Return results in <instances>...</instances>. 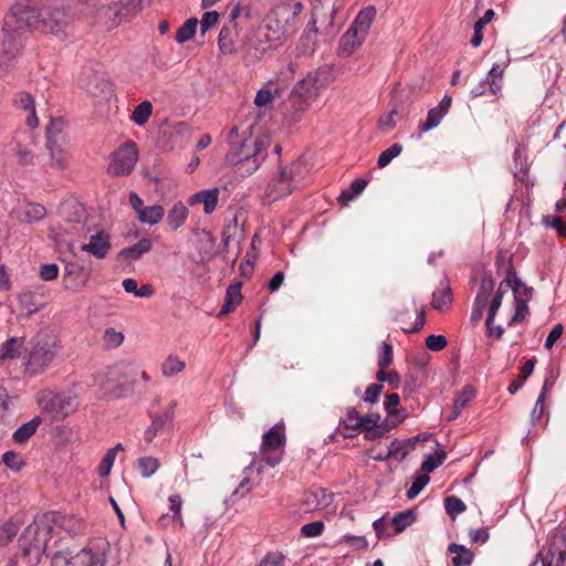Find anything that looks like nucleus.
Here are the masks:
<instances>
[{
    "mask_svg": "<svg viewBox=\"0 0 566 566\" xmlns=\"http://www.w3.org/2000/svg\"><path fill=\"white\" fill-rule=\"evenodd\" d=\"M505 66L506 65L494 64L491 67V70L489 71L486 80H488L489 90L493 95L499 94L502 88L501 80H502Z\"/></svg>",
    "mask_w": 566,
    "mask_h": 566,
    "instance_id": "4c0bfd02",
    "label": "nucleus"
},
{
    "mask_svg": "<svg viewBox=\"0 0 566 566\" xmlns=\"http://www.w3.org/2000/svg\"><path fill=\"white\" fill-rule=\"evenodd\" d=\"M302 165L293 163L290 167L282 168L268 184L264 195L270 201L289 196L301 186L300 174Z\"/></svg>",
    "mask_w": 566,
    "mask_h": 566,
    "instance_id": "423d86ee",
    "label": "nucleus"
},
{
    "mask_svg": "<svg viewBox=\"0 0 566 566\" xmlns=\"http://www.w3.org/2000/svg\"><path fill=\"white\" fill-rule=\"evenodd\" d=\"M375 18L376 9L373 6L364 8L358 12L350 28L340 38L338 49L342 55L349 56L363 44Z\"/></svg>",
    "mask_w": 566,
    "mask_h": 566,
    "instance_id": "7ed1b4c3",
    "label": "nucleus"
},
{
    "mask_svg": "<svg viewBox=\"0 0 566 566\" xmlns=\"http://www.w3.org/2000/svg\"><path fill=\"white\" fill-rule=\"evenodd\" d=\"M63 126L64 123L62 119H52L46 128V140L50 139V137L59 140H65L64 136L62 135Z\"/></svg>",
    "mask_w": 566,
    "mask_h": 566,
    "instance_id": "680f3d73",
    "label": "nucleus"
},
{
    "mask_svg": "<svg viewBox=\"0 0 566 566\" xmlns=\"http://www.w3.org/2000/svg\"><path fill=\"white\" fill-rule=\"evenodd\" d=\"M520 285L521 281L516 277L515 272L510 270L505 279L501 281L495 295H501V298H503V294L507 291V289L512 287L516 292Z\"/></svg>",
    "mask_w": 566,
    "mask_h": 566,
    "instance_id": "8fccbe9b",
    "label": "nucleus"
},
{
    "mask_svg": "<svg viewBox=\"0 0 566 566\" xmlns=\"http://www.w3.org/2000/svg\"><path fill=\"white\" fill-rule=\"evenodd\" d=\"M234 30L232 27L224 25L218 38L219 49L223 54H231L235 51Z\"/></svg>",
    "mask_w": 566,
    "mask_h": 566,
    "instance_id": "72a5a7b5",
    "label": "nucleus"
},
{
    "mask_svg": "<svg viewBox=\"0 0 566 566\" xmlns=\"http://www.w3.org/2000/svg\"><path fill=\"white\" fill-rule=\"evenodd\" d=\"M543 223L546 227H551L555 229L559 237L565 238L566 237V223L560 217L556 216H546L544 217Z\"/></svg>",
    "mask_w": 566,
    "mask_h": 566,
    "instance_id": "4d7b16f0",
    "label": "nucleus"
},
{
    "mask_svg": "<svg viewBox=\"0 0 566 566\" xmlns=\"http://www.w3.org/2000/svg\"><path fill=\"white\" fill-rule=\"evenodd\" d=\"M448 552L454 554L452 557L453 566H470L473 563L474 554L464 545L451 543L448 546Z\"/></svg>",
    "mask_w": 566,
    "mask_h": 566,
    "instance_id": "c85d7f7f",
    "label": "nucleus"
},
{
    "mask_svg": "<svg viewBox=\"0 0 566 566\" xmlns=\"http://www.w3.org/2000/svg\"><path fill=\"white\" fill-rule=\"evenodd\" d=\"M103 339L107 348H116L124 342V334L109 327L104 332Z\"/></svg>",
    "mask_w": 566,
    "mask_h": 566,
    "instance_id": "5fc2aeb1",
    "label": "nucleus"
},
{
    "mask_svg": "<svg viewBox=\"0 0 566 566\" xmlns=\"http://www.w3.org/2000/svg\"><path fill=\"white\" fill-rule=\"evenodd\" d=\"M515 313L510 321V325L522 322L528 313L527 303L523 300H515Z\"/></svg>",
    "mask_w": 566,
    "mask_h": 566,
    "instance_id": "69168bd1",
    "label": "nucleus"
},
{
    "mask_svg": "<svg viewBox=\"0 0 566 566\" xmlns=\"http://www.w3.org/2000/svg\"><path fill=\"white\" fill-rule=\"evenodd\" d=\"M452 302L451 289L448 284H442V286L436 290L432 293V302L431 305L433 308L438 311L447 310Z\"/></svg>",
    "mask_w": 566,
    "mask_h": 566,
    "instance_id": "473e14b6",
    "label": "nucleus"
},
{
    "mask_svg": "<svg viewBox=\"0 0 566 566\" xmlns=\"http://www.w3.org/2000/svg\"><path fill=\"white\" fill-rule=\"evenodd\" d=\"M85 90L92 95H107L111 93V84L105 78L96 77L94 80L87 81L85 84Z\"/></svg>",
    "mask_w": 566,
    "mask_h": 566,
    "instance_id": "a18cd8bd",
    "label": "nucleus"
},
{
    "mask_svg": "<svg viewBox=\"0 0 566 566\" xmlns=\"http://www.w3.org/2000/svg\"><path fill=\"white\" fill-rule=\"evenodd\" d=\"M444 509L451 518L454 520L458 514L467 510V505L457 496H448L444 499Z\"/></svg>",
    "mask_w": 566,
    "mask_h": 566,
    "instance_id": "09e8293b",
    "label": "nucleus"
},
{
    "mask_svg": "<svg viewBox=\"0 0 566 566\" xmlns=\"http://www.w3.org/2000/svg\"><path fill=\"white\" fill-rule=\"evenodd\" d=\"M20 526L13 521L6 522L0 527V545L6 546L17 536Z\"/></svg>",
    "mask_w": 566,
    "mask_h": 566,
    "instance_id": "c03bdc74",
    "label": "nucleus"
},
{
    "mask_svg": "<svg viewBox=\"0 0 566 566\" xmlns=\"http://www.w3.org/2000/svg\"><path fill=\"white\" fill-rule=\"evenodd\" d=\"M186 368L184 360L177 356L169 355L161 365V373L165 377H172Z\"/></svg>",
    "mask_w": 566,
    "mask_h": 566,
    "instance_id": "ea45409f",
    "label": "nucleus"
},
{
    "mask_svg": "<svg viewBox=\"0 0 566 566\" xmlns=\"http://www.w3.org/2000/svg\"><path fill=\"white\" fill-rule=\"evenodd\" d=\"M187 217H188L187 207L181 201H178L169 210L168 216H167V223L169 224V227L172 230H177L185 223Z\"/></svg>",
    "mask_w": 566,
    "mask_h": 566,
    "instance_id": "c756f323",
    "label": "nucleus"
},
{
    "mask_svg": "<svg viewBox=\"0 0 566 566\" xmlns=\"http://www.w3.org/2000/svg\"><path fill=\"white\" fill-rule=\"evenodd\" d=\"M17 219L22 223L39 222L46 216V210L39 203H25L15 211Z\"/></svg>",
    "mask_w": 566,
    "mask_h": 566,
    "instance_id": "4be33fe9",
    "label": "nucleus"
},
{
    "mask_svg": "<svg viewBox=\"0 0 566 566\" xmlns=\"http://www.w3.org/2000/svg\"><path fill=\"white\" fill-rule=\"evenodd\" d=\"M22 36L17 32L2 30L0 40V76L10 72L22 52Z\"/></svg>",
    "mask_w": 566,
    "mask_h": 566,
    "instance_id": "9d476101",
    "label": "nucleus"
},
{
    "mask_svg": "<svg viewBox=\"0 0 566 566\" xmlns=\"http://www.w3.org/2000/svg\"><path fill=\"white\" fill-rule=\"evenodd\" d=\"M90 276V271L77 264H67L64 269L63 282L66 289L78 291L82 290Z\"/></svg>",
    "mask_w": 566,
    "mask_h": 566,
    "instance_id": "a211bd4d",
    "label": "nucleus"
},
{
    "mask_svg": "<svg viewBox=\"0 0 566 566\" xmlns=\"http://www.w3.org/2000/svg\"><path fill=\"white\" fill-rule=\"evenodd\" d=\"M138 160V149L134 142H126L112 154L108 172L113 176H128Z\"/></svg>",
    "mask_w": 566,
    "mask_h": 566,
    "instance_id": "1a4fd4ad",
    "label": "nucleus"
},
{
    "mask_svg": "<svg viewBox=\"0 0 566 566\" xmlns=\"http://www.w3.org/2000/svg\"><path fill=\"white\" fill-rule=\"evenodd\" d=\"M429 476L427 474L417 475L411 484V486L407 490V497L415 499L428 484Z\"/></svg>",
    "mask_w": 566,
    "mask_h": 566,
    "instance_id": "6e6d98bb",
    "label": "nucleus"
},
{
    "mask_svg": "<svg viewBox=\"0 0 566 566\" xmlns=\"http://www.w3.org/2000/svg\"><path fill=\"white\" fill-rule=\"evenodd\" d=\"M64 140L54 139L50 137L46 140V148L51 157V166L56 169H65L67 166L66 153L63 148Z\"/></svg>",
    "mask_w": 566,
    "mask_h": 566,
    "instance_id": "5701e85b",
    "label": "nucleus"
},
{
    "mask_svg": "<svg viewBox=\"0 0 566 566\" xmlns=\"http://www.w3.org/2000/svg\"><path fill=\"white\" fill-rule=\"evenodd\" d=\"M153 243L149 239H142L136 244L123 249L119 255L126 260H137L151 250Z\"/></svg>",
    "mask_w": 566,
    "mask_h": 566,
    "instance_id": "2f4dec72",
    "label": "nucleus"
},
{
    "mask_svg": "<svg viewBox=\"0 0 566 566\" xmlns=\"http://www.w3.org/2000/svg\"><path fill=\"white\" fill-rule=\"evenodd\" d=\"M41 11L29 2L12 6L3 20V31L17 32L23 35L32 31H40Z\"/></svg>",
    "mask_w": 566,
    "mask_h": 566,
    "instance_id": "20e7f679",
    "label": "nucleus"
},
{
    "mask_svg": "<svg viewBox=\"0 0 566 566\" xmlns=\"http://www.w3.org/2000/svg\"><path fill=\"white\" fill-rule=\"evenodd\" d=\"M41 423L42 419L39 416H35L28 422L23 423L13 432V441L19 444L27 442L36 432Z\"/></svg>",
    "mask_w": 566,
    "mask_h": 566,
    "instance_id": "cd10ccee",
    "label": "nucleus"
},
{
    "mask_svg": "<svg viewBox=\"0 0 566 566\" xmlns=\"http://www.w3.org/2000/svg\"><path fill=\"white\" fill-rule=\"evenodd\" d=\"M198 20L196 18L188 19L177 31L176 41L180 44L189 41L196 34Z\"/></svg>",
    "mask_w": 566,
    "mask_h": 566,
    "instance_id": "a19ab883",
    "label": "nucleus"
},
{
    "mask_svg": "<svg viewBox=\"0 0 566 566\" xmlns=\"http://www.w3.org/2000/svg\"><path fill=\"white\" fill-rule=\"evenodd\" d=\"M285 442L284 427L275 424L262 437L261 461L270 467H275L282 460L281 447Z\"/></svg>",
    "mask_w": 566,
    "mask_h": 566,
    "instance_id": "6e6552de",
    "label": "nucleus"
},
{
    "mask_svg": "<svg viewBox=\"0 0 566 566\" xmlns=\"http://www.w3.org/2000/svg\"><path fill=\"white\" fill-rule=\"evenodd\" d=\"M13 103L18 108L29 111L30 115L27 117V125L31 128H35L39 124V119L35 115L34 98L27 92H19L13 98Z\"/></svg>",
    "mask_w": 566,
    "mask_h": 566,
    "instance_id": "b1692460",
    "label": "nucleus"
},
{
    "mask_svg": "<svg viewBox=\"0 0 566 566\" xmlns=\"http://www.w3.org/2000/svg\"><path fill=\"white\" fill-rule=\"evenodd\" d=\"M415 521V515L411 511L407 510L398 513L392 518V526L396 533H401L407 526Z\"/></svg>",
    "mask_w": 566,
    "mask_h": 566,
    "instance_id": "3c124183",
    "label": "nucleus"
},
{
    "mask_svg": "<svg viewBox=\"0 0 566 566\" xmlns=\"http://www.w3.org/2000/svg\"><path fill=\"white\" fill-rule=\"evenodd\" d=\"M312 102L304 97H300L295 92L291 96V111L285 114L289 125H293L301 119V116L307 111Z\"/></svg>",
    "mask_w": 566,
    "mask_h": 566,
    "instance_id": "bb28decb",
    "label": "nucleus"
},
{
    "mask_svg": "<svg viewBox=\"0 0 566 566\" xmlns=\"http://www.w3.org/2000/svg\"><path fill=\"white\" fill-rule=\"evenodd\" d=\"M42 409L55 420L64 419L74 410V396L70 392H45L39 399Z\"/></svg>",
    "mask_w": 566,
    "mask_h": 566,
    "instance_id": "9b49d317",
    "label": "nucleus"
},
{
    "mask_svg": "<svg viewBox=\"0 0 566 566\" xmlns=\"http://www.w3.org/2000/svg\"><path fill=\"white\" fill-rule=\"evenodd\" d=\"M410 452V448L405 447L402 441L394 440L389 447L385 458L394 457L396 459H405Z\"/></svg>",
    "mask_w": 566,
    "mask_h": 566,
    "instance_id": "864d4df0",
    "label": "nucleus"
},
{
    "mask_svg": "<svg viewBox=\"0 0 566 566\" xmlns=\"http://www.w3.org/2000/svg\"><path fill=\"white\" fill-rule=\"evenodd\" d=\"M360 429H361V415L354 407L347 408L345 415L340 418L339 431L345 437H352L353 434L349 431H352V430L360 431Z\"/></svg>",
    "mask_w": 566,
    "mask_h": 566,
    "instance_id": "393cba45",
    "label": "nucleus"
},
{
    "mask_svg": "<svg viewBox=\"0 0 566 566\" xmlns=\"http://www.w3.org/2000/svg\"><path fill=\"white\" fill-rule=\"evenodd\" d=\"M94 384L104 396L117 397L124 385L122 371L117 366L109 367L94 378Z\"/></svg>",
    "mask_w": 566,
    "mask_h": 566,
    "instance_id": "4468645a",
    "label": "nucleus"
},
{
    "mask_svg": "<svg viewBox=\"0 0 566 566\" xmlns=\"http://www.w3.org/2000/svg\"><path fill=\"white\" fill-rule=\"evenodd\" d=\"M401 151H402V146L400 144L391 145L389 148H387L379 155L378 160H377L378 167L379 168L386 167L387 165H389V163L394 158H396L398 155H400Z\"/></svg>",
    "mask_w": 566,
    "mask_h": 566,
    "instance_id": "603ef678",
    "label": "nucleus"
},
{
    "mask_svg": "<svg viewBox=\"0 0 566 566\" xmlns=\"http://www.w3.org/2000/svg\"><path fill=\"white\" fill-rule=\"evenodd\" d=\"M230 149L226 156L230 165L237 167L241 176H249L258 170L265 158L264 143L239 134V128L233 126L228 133Z\"/></svg>",
    "mask_w": 566,
    "mask_h": 566,
    "instance_id": "f257e3e1",
    "label": "nucleus"
},
{
    "mask_svg": "<svg viewBox=\"0 0 566 566\" xmlns=\"http://www.w3.org/2000/svg\"><path fill=\"white\" fill-rule=\"evenodd\" d=\"M159 460L154 457H143L137 462V467L144 478L153 476L159 469Z\"/></svg>",
    "mask_w": 566,
    "mask_h": 566,
    "instance_id": "79ce46f5",
    "label": "nucleus"
},
{
    "mask_svg": "<svg viewBox=\"0 0 566 566\" xmlns=\"http://www.w3.org/2000/svg\"><path fill=\"white\" fill-rule=\"evenodd\" d=\"M241 283L230 284L227 289L224 303L218 313V317H223L234 311V308L241 303Z\"/></svg>",
    "mask_w": 566,
    "mask_h": 566,
    "instance_id": "a878e982",
    "label": "nucleus"
},
{
    "mask_svg": "<svg viewBox=\"0 0 566 566\" xmlns=\"http://www.w3.org/2000/svg\"><path fill=\"white\" fill-rule=\"evenodd\" d=\"M367 184L368 182L366 179H363V178L355 179L350 185V189L343 191L339 196V199L343 200L344 202L353 200L355 197H357L365 190V188L367 187Z\"/></svg>",
    "mask_w": 566,
    "mask_h": 566,
    "instance_id": "49530a36",
    "label": "nucleus"
},
{
    "mask_svg": "<svg viewBox=\"0 0 566 566\" xmlns=\"http://www.w3.org/2000/svg\"><path fill=\"white\" fill-rule=\"evenodd\" d=\"M446 116L443 112L439 108L433 107L428 112L427 119L424 123L419 125V129L421 133H427L433 128H436Z\"/></svg>",
    "mask_w": 566,
    "mask_h": 566,
    "instance_id": "37998d69",
    "label": "nucleus"
},
{
    "mask_svg": "<svg viewBox=\"0 0 566 566\" xmlns=\"http://www.w3.org/2000/svg\"><path fill=\"white\" fill-rule=\"evenodd\" d=\"M165 216V210L160 205L145 207L139 211L138 220L149 226L157 224Z\"/></svg>",
    "mask_w": 566,
    "mask_h": 566,
    "instance_id": "f704fd0d",
    "label": "nucleus"
},
{
    "mask_svg": "<svg viewBox=\"0 0 566 566\" xmlns=\"http://www.w3.org/2000/svg\"><path fill=\"white\" fill-rule=\"evenodd\" d=\"M116 455H114V451H107V453L103 457L99 465H98V474L102 478L109 475L112 468L114 465Z\"/></svg>",
    "mask_w": 566,
    "mask_h": 566,
    "instance_id": "e2e57ef3",
    "label": "nucleus"
},
{
    "mask_svg": "<svg viewBox=\"0 0 566 566\" xmlns=\"http://www.w3.org/2000/svg\"><path fill=\"white\" fill-rule=\"evenodd\" d=\"M20 541L23 545L24 555H34L36 558L45 552V534L40 537L39 525L30 524L23 532Z\"/></svg>",
    "mask_w": 566,
    "mask_h": 566,
    "instance_id": "dca6fc26",
    "label": "nucleus"
},
{
    "mask_svg": "<svg viewBox=\"0 0 566 566\" xmlns=\"http://www.w3.org/2000/svg\"><path fill=\"white\" fill-rule=\"evenodd\" d=\"M40 11V31L51 33L60 40H66L70 17L65 10L61 7H43Z\"/></svg>",
    "mask_w": 566,
    "mask_h": 566,
    "instance_id": "0eeeda50",
    "label": "nucleus"
},
{
    "mask_svg": "<svg viewBox=\"0 0 566 566\" xmlns=\"http://www.w3.org/2000/svg\"><path fill=\"white\" fill-rule=\"evenodd\" d=\"M475 397V390L472 386H465L454 398L453 407L454 415L450 419H454L458 417L460 411L465 408V406Z\"/></svg>",
    "mask_w": 566,
    "mask_h": 566,
    "instance_id": "58836bf2",
    "label": "nucleus"
},
{
    "mask_svg": "<svg viewBox=\"0 0 566 566\" xmlns=\"http://www.w3.org/2000/svg\"><path fill=\"white\" fill-rule=\"evenodd\" d=\"M447 458V453L443 450L437 451L434 454H429L421 464L422 471L429 473L440 467L444 459Z\"/></svg>",
    "mask_w": 566,
    "mask_h": 566,
    "instance_id": "de8ad7c7",
    "label": "nucleus"
},
{
    "mask_svg": "<svg viewBox=\"0 0 566 566\" xmlns=\"http://www.w3.org/2000/svg\"><path fill=\"white\" fill-rule=\"evenodd\" d=\"M85 251L97 259H104L111 250L109 235L105 232H98L91 235L88 243L81 247Z\"/></svg>",
    "mask_w": 566,
    "mask_h": 566,
    "instance_id": "6ab92c4d",
    "label": "nucleus"
},
{
    "mask_svg": "<svg viewBox=\"0 0 566 566\" xmlns=\"http://www.w3.org/2000/svg\"><path fill=\"white\" fill-rule=\"evenodd\" d=\"M392 358H394L392 346L386 342H382L381 352H380L379 358H378V366L381 369L389 367L392 364Z\"/></svg>",
    "mask_w": 566,
    "mask_h": 566,
    "instance_id": "13d9d810",
    "label": "nucleus"
},
{
    "mask_svg": "<svg viewBox=\"0 0 566 566\" xmlns=\"http://www.w3.org/2000/svg\"><path fill=\"white\" fill-rule=\"evenodd\" d=\"M219 13L217 11L205 12L200 20V32L203 35L210 28L217 24Z\"/></svg>",
    "mask_w": 566,
    "mask_h": 566,
    "instance_id": "0e129e2a",
    "label": "nucleus"
},
{
    "mask_svg": "<svg viewBox=\"0 0 566 566\" xmlns=\"http://www.w3.org/2000/svg\"><path fill=\"white\" fill-rule=\"evenodd\" d=\"M324 531V523L321 521H315L307 523L301 527V534L305 537H316L319 536Z\"/></svg>",
    "mask_w": 566,
    "mask_h": 566,
    "instance_id": "bf43d9fd",
    "label": "nucleus"
},
{
    "mask_svg": "<svg viewBox=\"0 0 566 566\" xmlns=\"http://www.w3.org/2000/svg\"><path fill=\"white\" fill-rule=\"evenodd\" d=\"M23 350V338L11 337L6 340L0 349V359H14L20 357Z\"/></svg>",
    "mask_w": 566,
    "mask_h": 566,
    "instance_id": "7c9ffc66",
    "label": "nucleus"
},
{
    "mask_svg": "<svg viewBox=\"0 0 566 566\" xmlns=\"http://www.w3.org/2000/svg\"><path fill=\"white\" fill-rule=\"evenodd\" d=\"M448 340L443 335H429L426 338V346L432 352H440L446 348Z\"/></svg>",
    "mask_w": 566,
    "mask_h": 566,
    "instance_id": "052dcab7",
    "label": "nucleus"
},
{
    "mask_svg": "<svg viewBox=\"0 0 566 566\" xmlns=\"http://www.w3.org/2000/svg\"><path fill=\"white\" fill-rule=\"evenodd\" d=\"M62 217L64 218V221L66 222V224L69 223H76V224H81L84 219H85V211L84 209L80 206V205H76V203H65L61 207V210H60ZM63 230L65 233L67 234H72L74 232H76V227L75 226H65L63 227Z\"/></svg>",
    "mask_w": 566,
    "mask_h": 566,
    "instance_id": "412c9836",
    "label": "nucleus"
},
{
    "mask_svg": "<svg viewBox=\"0 0 566 566\" xmlns=\"http://www.w3.org/2000/svg\"><path fill=\"white\" fill-rule=\"evenodd\" d=\"M219 193H220V190L217 187L211 188V189H205V190L193 193L189 198L188 202L190 206L202 203L205 213L210 214L214 211V209L219 202Z\"/></svg>",
    "mask_w": 566,
    "mask_h": 566,
    "instance_id": "aec40b11",
    "label": "nucleus"
},
{
    "mask_svg": "<svg viewBox=\"0 0 566 566\" xmlns=\"http://www.w3.org/2000/svg\"><path fill=\"white\" fill-rule=\"evenodd\" d=\"M61 348V342L55 334L39 333L32 339L28 352L27 371L33 376L44 373L56 359Z\"/></svg>",
    "mask_w": 566,
    "mask_h": 566,
    "instance_id": "f03ea898",
    "label": "nucleus"
},
{
    "mask_svg": "<svg viewBox=\"0 0 566 566\" xmlns=\"http://www.w3.org/2000/svg\"><path fill=\"white\" fill-rule=\"evenodd\" d=\"M153 114V104L149 101H144L135 106L130 119L138 126H144Z\"/></svg>",
    "mask_w": 566,
    "mask_h": 566,
    "instance_id": "e433bc0d",
    "label": "nucleus"
},
{
    "mask_svg": "<svg viewBox=\"0 0 566 566\" xmlns=\"http://www.w3.org/2000/svg\"><path fill=\"white\" fill-rule=\"evenodd\" d=\"M71 566H104L106 563L105 558V545L92 544L72 554Z\"/></svg>",
    "mask_w": 566,
    "mask_h": 566,
    "instance_id": "2eb2a0df",
    "label": "nucleus"
},
{
    "mask_svg": "<svg viewBox=\"0 0 566 566\" xmlns=\"http://www.w3.org/2000/svg\"><path fill=\"white\" fill-rule=\"evenodd\" d=\"M284 556L281 553H269L258 566H283Z\"/></svg>",
    "mask_w": 566,
    "mask_h": 566,
    "instance_id": "774afa93",
    "label": "nucleus"
},
{
    "mask_svg": "<svg viewBox=\"0 0 566 566\" xmlns=\"http://www.w3.org/2000/svg\"><path fill=\"white\" fill-rule=\"evenodd\" d=\"M72 553L59 551L52 555V566H71Z\"/></svg>",
    "mask_w": 566,
    "mask_h": 566,
    "instance_id": "338daca9",
    "label": "nucleus"
},
{
    "mask_svg": "<svg viewBox=\"0 0 566 566\" xmlns=\"http://www.w3.org/2000/svg\"><path fill=\"white\" fill-rule=\"evenodd\" d=\"M176 406V401H171L167 410L153 418L151 424L144 432V439L147 443H151L159 432L171 424Z\"/></svg>",
    "mask_w": 566,
    "mask_h": 566,
    "instance_id": "f3484780",
    "label": "nucleus"
},
{
    "mask_svg": "<svg viewBox=\"0 0 566 566\" xmlns=\"http://www.w3.org/2000/svg\"><path fill=\"white\" fill-rule=\"evenodd\" d=\"M329 82V71L327 69H317L307 73V75L298 81L294 86L297 96L315 101L319 91Z\"/></svg>",
    "mask_w": 566,
    "mask_h": 566,
    "instance_id": "f8f14e48",
    "label": "nucleus"
},
{
    "mask_svg": "<svg viewBox=\"0 0 566 566\" xmlns=\"http://www.w3.org/2000/svg\"><path fill=\"white\" fill-rule=\"evenodd\" d=\"M147 0H120L107 7L105 14L113 25H119L135 17L144 8Z\"/></svg>",
    "mask_w": 566,
    "mask_h": 566,
    "instance_id": "ddd939ff",
    "label": "nucleus"
},
{
    "mask_svg": "<svg viewBox=\"0 0 566 566\" xmlns=\"http://www.w3.org/2000/svg\"><path fill=\"white\" fill-rule=\"evenodd\" d=\"M494 280L490 273H485L480 282V286L475 296V302L488 305L489 298L494 290Z\"/></svg>",
    "mask_w": 566,
    "mask_h": 566,
    "instance_id": "c9c22d12",
    "label": "nucleus"
},
{
    "mask_svg": "<svg viewBox=\"0 0 566 566\" xmlns=\"http://www.w3.org/2000/svg\"><path fill=\"white\" fill-rule=\"evenodd\" d=\"M345 8L344 0H318L314 7L312 27L315 32H322L326 35L334 34L343 18L339 13Z\"/></svg>",
    "mask_w": 566,
    "mask_h": 566,
    "instance_id": "39448f33",
    "label": "nucleus"
}]
</instances>
